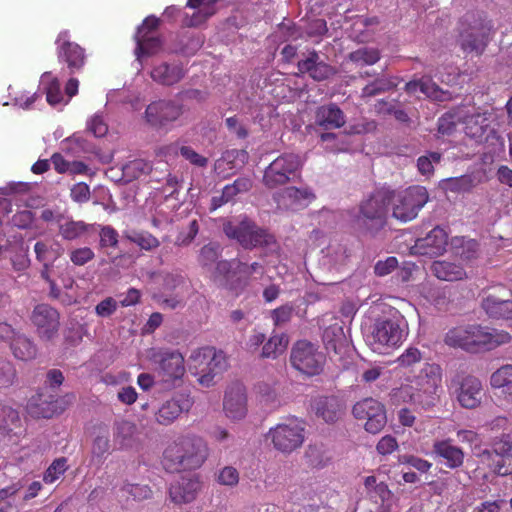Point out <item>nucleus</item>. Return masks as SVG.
Masks as SVG:
<instances>
[{"instance_id": "10", "label": "nucleus", "mask_w": 512, "mask_h": 512, "mask_svg": "<svg viewBox=\"0 0 512 512\" xmlns=\"http://www.w3.org/2000/svg\"><path fill=\"white\" fill-rule=\"evenodd\" d=\"M465 22L467 27L460 32L461 48L466 53L481 55L489 43L493 25L485 17L474 14H466Z\"/></svg>"}, {"instance_id": "39", "label": "nucleus", "mask_w": 512, "mask_h": 512, "mask_svg": "<svg viewBox=\"0 0 512 512\" xmlns=\"http://www.w3.org/2000/svg\"><path fill=\"white\" fill-rule=\"evenodd\" d=\"M137 433L135 423L128 420H119L114 423L113 436L114 441L121 447H128L132 444Z\"/></svg>"}, {"instance_id": "28", "label": "nucleus", "mask_w": 512, "mask_h": 512, "mask_svg": "<svg viewBox=\"0 0 512 512\" xmlns=\"http://www.w3.org/2000/svg\"><path fill=\"white\" fill-rule=\"evenodd\" d=\"M315 123L326 129H337L344 126V112L335 103L319 106L315 112Z\"/></svg>"}, {"instance_id": "63", "label": "nucleus", "mask_w": 512, "mask_h": 512, "mask_svg": "<svg viewBox=\"0 0 512 512\" xmlns=\"http://www.w3.org/2000/svg\"><path fill=\"white\" fill-rule=\"evenodd\" d=\"M397 449V439L392 435L383 436L376 445V451L383 456L392 454Z\"/></svg>"}, {"instance_id": "2", "label": "nucleus", "mask_w": 512, "mask_h": 512, "mask_svg": "<svg viewBox=\"0 0 512 512\" xmlns=\"http://www.w3.org/2000/svg\"><path fill=\"white\" fill-rule=\"evenodd\" d=\"M208 454V446L201 437L182 435L167 445L162 464L171 473L195 470L204 464Z\"/></svg>"}, {"instance_id": "46", "label": "nucleus", "mask_w": 512, "mask_h": 512, "mask_svg": "<svg viewBox=\"0 0 512 512\" xmlns=\"http://www.w3.org/2000/svg\"><path fill=\"white\" fill-rule=\"evenodd\" d=\"M345 340L343 328L338 325H331L323 332V342L327 350L337 353L338 347Z\"/></svg>"}, {"instance_id": "37", "label": "nucleus", "mask_w": 512, "mask_h": 512, "mask_svg": "<svg viewBox=\"0 0 512 512\" xmlns=\"http://www.w3.org/2000/svg\"><path fill=\"white\" fill-rule=\"evenodd\" d=\"M431 270L440 280L457 281L466 275L462 266L447 261H434Z\"/></svg>"}, {"instance_id": "43", "label": "nucleus", "mask_w": 512, "mask_h": 512, "mask_svg": "<svg viewBox=\"0 0 512 512\" xmlns=\"http://www.w3.org/2000/svg\"><path fill=\"white\" fill-rule=\"evenodd\" d=\"M135 40L137 43L135 53L138 58L143 55H153L157 53L162 46V40L159 36L153 35H144V36H135Z\"/></svg>"}, {"instance_id": "40", "label": "nucleus", "mask_w": 512, "mask_h": 512, "mask_svg": "<svg viewBox=\"0 0 512 512\" xmlns=\"http://www.w3.org/2000/svg\"><path fill=\"white\" fill-rule=\"evenodd\" d=\"M110 452V439L108 431L97 435L91 447V464L100 466L104 463L107 455Z\"/></svg>"}, {"instance_id": "49", "label": "nucleus", "mask_w": 512, "mask_h": 512, "mask_svg": "<svg viewBox=\"0 0 512 512\" xmlns=\"http://www.w3.org/2000/svg\"><path fill=\"white\" fill-rule=\"evenodd\" d=\"M394 87V84L385 78H377L373 82L367 84L361 90V98H370L384 93Z\"/></svg>"}, {"instance_id": "62", "label": "nucleus", "mask_w": 512, "mask_h": 512, "mask_svg": "<svg viewBox=\"0 0 512 512\" xmlns=\"http://www.w3.org/2000/svg\"><path fill=\"white\" fill-rule=\"evenodd\" d=\"M399 461L410 465L421 473L428 472L432 467L431 462L414 455H403L399 458Z\"/></svg>"}, {"instance_id": "61", "label": "nucleus", "mask_w": 512, "mask_h": 512, "mask_svg": "<svg viewBox=\"0 0 512 512\" xmlns=\"http://www.w3.org/2000/svg\"><path fill=\"white\" fill-rule=\"evenodd\" d=\"M90 188L84 182L76 183L70 190V197L74 202L86 203L90 200Z\"/></svg>"}, {"instance_id": "27", "label": "nucleus", "mask_w": 512, "mask_h": 512, "mask_svg": "<svg viewBox=\"0 0 512 512\" xmlns=\"http://www.w3.org/2000/svg\"><path fill=\"white\" fill-rule=\"evenodd\" d=\"M433 453L443 459L449 469L460 468L464 463V451L462 448L453 445L449 438L435 441L433 443Z\"/></svg>"}, {"instance_id": "3", "label": "nucleus", "mask_w": 512, "mask_h": 512, "mask_svg": "<svg viewBox=\"0 0 512 512\" xmlns=\"http://www.w3.org/2000/svg\"><path fill=\"white\" fill-rule=\"evenodd\" d=\"M389 196L388 187H381L361 200L352 218L353 226L371 235L381 231L388 223Z\"/></svg>"}, {"instance_id": "56", "label": "nucleus", "mask_w": 512, "mask_h": 512, "mask_svg": "<svg viewBox=\"0 0 512 512\" xmlns=\"http://www.w3.org/2000/svg\"><path fill=\"white\" fill-rule=\"evenodd\" d=\"M294 308L290 304L282 305L271 312V318L275 326H283L291 321Z\"/></svg>"}, {"instance_id": "24", "label": "nucleus", "mask_w": 512, "mask_h": 512, "mask_svg": "<svg viewBox=\"0 0 512 512\" xmlns=\"http://www.w3.org/2000/svg\"><path fill=\"white\" fill-rule=\"evenodd\" d=\"M193 403V399L189 394L177 393L159 407L155 414V419L161 425H170L183 412H188Z\"/></svg>"}, {"instance_id": "30", "label": "nucleus", "mask_w": 512, "mask_h": 512, "mask_svg": "<svg viewBox=\"0 0 512 512\" xmlns=\"http://www.w3.org/2000/svg\"><path fill=\"white\" fill-rule=\"evenodd\" d=\"M185 75L180 64H169L162 62L153 67L150 76L158 84L172 86L178 83Z\"/></svg>"}, {"instance_id": "18", "label": "nucleus", "mask_w": 512, "mask_h": 512, "mask_svg": "<svg viewBox=\"0 0 512 512\" xmlns=\"http://www.w3.org/2000/svg\"><path fill=\"white\" fill-rule=\"evenodd\" d=\"M452 389L459 405L465 409H475L482 401L481 381L472 375L458 374L451 380Z\"/></svg>"}, {"instance_id": "13", "label": "nucleus", "mask_w": 512, "mask_h": 512, "mask_svg": "<svg viewBox=\"0 0 512 512\" xmlns=\"http://www.w3.org/2000/svg\"><path fill=\"white\" fill-rule=\"evenodd\" d=\"M512 290L496 284L483 291L481 307L489 318L505 320L512 324Z\"/></svg>"}, {"instance_id": "5", "label": "nucleus", "mask_w": 512, "mask_h": 512, "mask_svg": "<svg viewBox=\"0 0 512 512\" xmlns=\"http://www.w3.org/2000/svg\"><path fill=\"white\" fill-rule=\"evenodd\" d=\"M223 232L229 239L237 241L244 249L270 248L276 245L274 235L259 227L246 215H240L234 220L225 222Z\"/></svg>"}, {"instance_id": "26", "label": "nucleus", "mask_w": 512, "mask_h": 512, "mask_svg": "<svg viewBox=\"0 0 512 512\" xmlns=\"http://www.w3.org/2000/svg\"><path fill=\"white\" fill-rule=\"evenodd\" d=\"M297 68L301 74H308L318 82L328 79L334 73L333 67L321 61L315 50L310 51L307 58L300 60Z\"/></svg>"}, {"instance_id": "47", "label": "nucleus", "mask_w": 512, "mask_h": 512, "mask_svg": "<svg viewBox=\"0 0 512 512\" xmlns=\"http://www.w3.org/2000/svg\"><path fill=\"white\" fill-rule=\"evenodd\" d=\"M17 371L11 361L0 356V389H6L15 384Z\"/></svg>"}, {"instance_id": "29", "label": "nucleus", "mask_w": 512, "mask_h": 512, "mask_svg": "<svg viewBox=\"0 0 512 512\" xmlns=\"http://www.w3.org/2000/svg\"><path fill=\"white\" fill-rule=\"evenodd\" d=\"M343 404L336 396H322L315 400L316 415L326 423H335L343 414Z\"/></svg>"}, {"instance_id": "57", "label": "nucleus", "mask_w": 512, "mask_h": 512, "mask_svg": "<svg viewBox=\"0 0 512 512\" xmlns=\"http://www.w3.org/2000/svg\"><path fill=\"white\" fill-rule=\"evenodd\" d=\"M100 246L102 248H116L118 245V232L111 226H103L99 232Z\"/></svg>"}, {"instance_id": "64", "label": "nucleus", "mask_w": 512, "mask_h": 512, "mask_svg": "<svg viewBox=\"0 0 512 512\" xmlns=\"http://www.w3.org/2000/svg\"><path fill=\"white\" fill-rule=\"evenodd\" d=\"M217 481L226 486H234L239 482V473L231 466L224 467L218 474Z\"/></svg>"}, {"instance_id": "59", "label": "nucleus", "mask_w": 512, "mask_h": 512, "mask_svg": "<svg viewBox=\"0 0 512 512\" xmlns=\"http://www.w3.org/2000/svg\"><path fill=\"white\" fill-rule=\"evenodd\" d=\"M398 264V259L396 257L389 256L385 260H379L376 262L374 266V273L379 277L386 276L397 269Z\"/></svg>"}, {"instance_id": "6", "label": "nucleus", "mask_w": 512, "mask_h": 512, "mask_svg": "<svg viewBox=\"0 0 512 512\" xmlns=\"http://www.w3.org/2000/svg\"><path fill=\"white\" fill-rule=\"evenodd\" d=\"M389 206L392 209V217L407 223L414 220L420 210L429 200V195L423 186H410L403 190H394L388 187Z\"/></svg>"}, {"instance_id": "1", "label": "nucleus", "mask_w": 512, "mask_h": 512, "mask_svg": "<svg viewBox=\"0 0 512 512\" xmlns=\"http://www.w3.org/2000/svg\"><path fill=\"white\" fill-rule=\"evenodd\" d=\"M511 340L512 336L506 330L479 324L453 328L445 336L447 345L468 352L491 351Z\"/></svg>"}, {"instance_id": "23", "label": "nucleus", "mask_w": 512, "mask_h": 512, "mask_svg": "<svg viewBox=\"0 0 512 512\" xmlns=\"http://www.w3.org/2000/svg\"><path fill=\"white\" fill-rule=\"evenodd\" d=\"M31 320L37 327L39 336L47 340L57 334L60 326L58 311L48 304L37 305L32 312Z\"/></svg>"}, {"instance_id": "17", "label": "nucleus", "mask_w": 512, "mask_h": 512, "mask_svg": "<svg viewBox=\"0 0 512 512\" xmlns=\"http://www.w3.org/2000/svg\"><path fill=\"white\" fill-rule=\"evenodd\" d=\"M352 414L357 420L365 421L364 429L371 434L379 433L387 423L385 406L371 397L356 402Z\"/></svg>"}, {"instance_id": "60", "label": "nucleus", "mask_w": 512, "mask_h": 512, "mask_svg": "<svg viewBox=\"0 0 512 512\" xmlns=\"http://www.w3.org/2000/svg\"><path fill=\"white\" fill-rule=\"evenodd\" d=\"M494 451L498 455H506L512 451V430L502 433L493 443Z\"/></svg>"}, {"instance_id": "36", "label": "nucleus", "mask_w": 512, "mask_h": 512, "mask_svg": "<svg viewBox=\"0 0 512 512\" xmlns=\"http://www.w3.org/2000/svg\"><path fill=\"white\" fill-rule=\"evenodd\" d=\"M289 338L285 333H272L264 343L261 350V358L277 359L284 354L288 348Z\"/></svg>"}, {"instance_id": "31", "label": "nucleus", "mask_w": 512, "mask_h": 512, "mask_svg": "<svg viewBox=\"0 0 512 512\" xmlns=\"http://www.w3.org/2000/svg\"><path fill=\"white\" fill-rule=\"evenodd\" d=\"M417 87L423 94L434 101L445 102L453 99L452 93L440 88L431 77H422L418 81H411L406 84L408 91H415Z\"/></svg>"}, {"instance_id": "54", "label": "nucleus", "mask_w": 512, "mask_h": 512, "mask_svg": "<svg viewBox=\"0 0 512 512\" xmlns=\"http://www.w3.org/2000/svg\"><path fill=\"white\" fill-rule=\"evenodd\" d=\"M284 195L293 203L300 204L302 201L311 202L316 198L315 194L309 188H297L295 186L287 187Z\"/></svg>"}, {"instance_id": "19", "label": "nucleus", "mask_w": 512, "mask_h": 512, "mask_svg": "<svg viewBox=\"0 0 512 512\" xmlns=\"http://www.w3.org/2000/svg\"><path fill=\"white\" fill-rule=\"evenodd\" d=\"M0 340L8 344L13 356L18 360L29 361L37 356L36 344L7 322H0Z\"/></svg>"}, {"instance_id": "53", "label": "nucleus", "mask_w": 512, "mask_h": 512, "mask_svg": "<svg viewBox=\"0 0 512 512\" xmlns=\"http://www.w3.org/2000/svg\"><path fill=\"white\" fill-rule=\"evenodd\" d=\"M441 153L439 152H429L426 155H422L417 160V168L418 171L422 175H431L434 172V164H437L441 161Z\"/></svg>"}, {"instance_id": "58", "label": "nucleus", "mask_w": 512, "mask_h": 512, "mask_svg": "<svg viewBox=\"0 0 512 512\" xmlns=\"http://www.w3.org/2000/svg\"><path fill=\"white\" fill-rule=\"evenodd\" d=\"M123 489L137 501L146 500L152 497V490L148 485L126 484Z\"/></svg>"}, {"instance_id": "4", "label": "nucleus", "mask_w": 512, "mask_h": 512, "mask_svg": "<svg viewBox=\"0 0 512 512\" xmlns=\"http://www.w3.org/2000/svg\"><path fill=\"white\" fill-rule=\"evenodd\" d=\"M189 370L203 387H212L227 370L228 360L222 350L205 346L192 351L189 356Z\"/></svg>"}, {"instance_id": "48", "label": "nucleus", "mask_w": 512, "mask_h": 512, "mask_svg": "<svg viewBox=\"0 0 512 512\" xmlns=\"http://www.w3.org/2000/svg\"><path fill=\"white\" fill-rule=\"evenodd\" d=\"M68 469L67 459L60 457L55 459L43 474V481L46 484H52L58 480Z\"/></svg>"}, {"instance_id": "8", "label": "nucleus", "mask_w": 512, "mask_h": 512, "mask_svg": "<svg viewBox=\"0 0 512 512\" xmlns=\"http://www.w3.org/2000/svg\"><path fill=\"white\" fill-rule=\"evenodd\" d=\"M301 168L302 162L297 154L283 153L264 169L262 183L267 189L284 186L300 174Z\"/></svg>"}, {"instance_id": "45", "label": "nucleus", "mask_w": 512, "mask_h": 512, "mask_svg": "<svg viewBox=\"0 0 512 512\" xmlns=\"http://www.w3.org/2000/svg\"><path fill=\"white\" fill-rule=\"evenodd\" d=\"M43 83L45 85L46 99L47 102L55 106L60 104L63 100V95L61 92V84L57 77H53L50 72H46L42 76Z\"/></svg>"}, {"instance_id": "44", "label": "nucleus", "mask_w": 512, "mask_h": 512, "mask_svg": "<svg viewBox=\"0 0 512 512\" xmlns=\"http://www.w3.org/2000/svg\"><path fill=\"white\" fill-rule=\"evenodd\" d=\"M380 58L379 49L373 47H361L348 55V59L357 65H374Z\"/></svg>"}, {"instance_id": "51", "label": "nucleus", "mask_w": 512, "mask_h": 512, "mask_svg": "<svg viewBox=\"0 0 512 512\" xmlns=\"http://www.w3.org/2000/svg\"><path fill=\"white\" fill-rule=\"evenodd\" d=\"M423 359L422 352L417 348L410 346L396 359V363L401 368H410Z\"/></svg>"}, {"instance_id": "16", "label": "nucleus", "mask_w": 512, "mask_h": 512, "mask_svg": "<svg viewBox=\"0 0 512 512\" xmlns=\"http://www.w3.org/2000/svg\"><path fill=\"white\" fill-rule=\"evenodd\" d=\"M55 43L58 61L66 66L68 74L81 72L86 64V51L78 43L70 40L69 31H61Z\"/></svg>"}, {"instance_id": "20", "label": "nucleus", "mask_w": 512, "mask_h": 512, "mask_svg": "<svg viewBox=\"0 0 512 512\" xmlns=\"http://www.w3.org/2000/svg\"><path fill=\"white\" fill-rule=\"evenodd\" d=\"M183 114V105L173 100L160 99L151 102L145 110L146 122L155 128H164Z\"/></svg>"}, {"instance_id": "34", "label": "nucleus", "mask_w": 512, "mask_h": 512, "mask_svg": "<svg viewBox=\"0 0 512 512\" xmlns=\"http://www.w3.org/2000/svg\"><path fill=\"white\" fill-rule=\"evenodd\" d=\"M93 228V224H87L81 220L76 221L70 217H65V220L61 221L58 227V232L64 240L72 241L81 238Z\"/></svg>"}, {"instance_id": "22", "label": "nucleus", "mask_w": 512, "mask_h": 512, "mask_svg": "<svg viewBox=\"0 0 512 512\" xmlns=\"http://www.w3.org/2000/svg\"><path fill=\"white\" fill-rule=\"evenodd\" d=\"M223 410L225 415L233 421L245 418L248 409L246 389L243 384L233 383L227 388L223 399Z\"/></svg>"}, {"instance_id": "11", "label": "nucleus", "mask_w": 512, "mask_h": 512, "mask_svg": "<svg viewBox=\"0 0 512 512\" xmlns=\"http://www.w3.org/2000/svg\"><path fill=\"white\" fill-rule=\"evenodd\" d=\"M273 447L284 454H290L299 449L305 440L304 422L291 418L271 427L267 433Z\"/></svg>"}, {"instance_id": "41", "label": "nucleus", "mask_w": 512, "mask_h": 512, "mask_svg": "<svg viewBox=\"0 0 512 512\" xmlns=\"http://www.w3.org/2000/svg\"><path fill=\"white\" fill-rule=\"evenodd\" d=\"M222 254L221 245L217 242H210L204 245L198 253L197 261L204 269H210L213 265L217 267L218 260Z\"/></svg>"}, {"instance_id": "50", "label": "nucleus", "mask_w": 512, "mask_h": 512, "mask_svg": "<svg viewBox=\"0 0 512 512\" xmlns=\"http://www.w3.org/2000/svg\"><path fill=\"white\" fill-rule=\"evenodd\" d=\"M127 239L138 245L143 250H153L160 246V241L149 232H140L128 235Z\"/></svg>"}, {"instance_id": "9", "label": "nucleus", "mask_w": 512, "mask_h": 512, "mask_svg": "<svg viewBox=\"0 0 512 512\" xmlns=\"http://www.w3.org/2000/svg\"><path fill=\"white\" fill-rule=\"evenodd\" d=\"M404 319L401 316L377 319L368 336L372 350L384 353V350L398 347L404 339Z\"/></svg>"}, {"instance_id": "7", "label": "nucleus", "mask_w": 512, "mask_h": 512, "mask_svg": "<svg viewBox=\"0 0 512 512\" xmlns=\"http://www.w3.org/2000/svg\"><path fill=\"white\" fill-rule=\"evenodd\" d=\"M253 273L262 274V265L258 262L247 264L232 259L218 262L213 277L215 280L220 279L229 290L239 294L248 285Z\"/></svg>"}, {"instance_id": "35", "label": "nucleus", "mask_w": 512, "mask_h": 512, "mask_svg": "<svg viewBox=\"0 0 512 512\" xmlns=\"http://www.w3.org/2000/svg\"><path fill=\"white\" fill-rule=\"evenodd\" d=\"M27 409L29 414L33 417L52 418L58 413L57 400H43V395L39 393L29 400Z\"/></svg>"}, {"instance_id": "14", "label": "nucleus", "mask_w": 512, "mask_h": 512, "mask_svg": "<svg viewBox=\"0 0 512 512\" xmlns=\"http://www.w3.org/2000/svg\"><path fill=\"white\" fill-rule=\"evenodd\" d=\"M149 360L156 366L158 375L165 383H174L181 380L185 374V362L183 355L174 349H151Z\"/></svg>"}, {"instance_id": "15", "label": "nucleus", "mask_w": 512, "mask_h": 512, "mask_svg": "<svg viewBox=\"0 0 512 512\" xmlns=\"http://www.w3.org/2000/svg\"><path fill=\"white\" fill-rule=\"evenodd\" d=\"M442 382V369L435 363H426L415 377L413 388L423 403V409L429 410L435 406L438 396L437 390Z\"/></svg>"}, {"instance_id": "38", "label": "nucleus", "mask_w": 512, "mask_h": 512, "mask_svg": "<svg viewBox=\"0 0 512 512\" xmlns=\"http://www.w3.org/2000/svg\"><path fill=\"white\" fill-rule=\"evenodd\" d=\"M389 400L392 405L410 403L423 409V403L411 384L401 385L392 389L389 393Z\"/></svg>"}, {"instance_id": "25", "label": "nucleus", "mask_w": 512, "mask_h": 512, "mask_svg": "<svg viewBox=\"0 0 512 512\" xmlns=\"http://www.w3.org/2000/svg\"><path fill=\"white\" fill-rule=\"evenodd\" d=\"M200 489L198 477H181L170 485L168 494L171 502L180 505L194 501Z\"/></svg>"}, {"instance_id": "42", "label": "nucleus", "mask_w": 512, "mask_h": 512, "mask_svg": "<svg viewBox=\"0 0 512 512\" xmlns=\"http://www.w3.org/2000/svg\"><path fill=\"white\" fill-rule=\"evenodd\" d=\"M192 15L184 14L182 18V25L185 27H198L204 24L216 12L214 2L207 0V3L202 8H197Z\"/></svg>"}, {"instance_id": "33", "label": "nucleus", "mask_w": 512, "mask_h": 512, "mask_svg": "<svg viewBox=\"0 0 512 512\" xmlns=\"http://www.w3.org/2000/svg\"><path fill=\"white\" fill-rule=\"evenodd\" d=\"M465 134L477 141H481L489 127V119L485 113H474L463 119Z\"/></svg>"}, {"instance_id": "32", "label": "nucleus", "mask_w": 512, "mask_h": 512, "mask_svg": "<svg viewBox=\"0 0 512 512\" xmlns=\"http://www.w3.org/2000/svg\"><path fill=\"white\" fill-rule=\"evenodd\" d=\"M490 385L493 389L499 390L506 400L512 401V365H503L493 372Z\"/></svg>"}, {"instance_id": "12", "label": "nucleus", "mask_w": 512, "mask_h": 512, "mask_svg": "<svg viewBox=\"0 0 512 512\" xmlns=\"http://www.w3.org/2000/svg\"><path fill=\"white\" fill-rule=\"evenodd\" d=\"M325 361V355L310 341L299 340L291 349L292 367L305 375H319L323 371Z\"/></svg>"}, {"instance_id": "55", "label": "nucleus", "mask_w": 512, "mask_h": 512, "mask_svg": "<svg viewBox=\"0 0 512 512\" xmlns=\"http://www.w3.org/2000/svg\"><path fill=\"white\" fill-rule=\"evenodd\" d=\"M95 257L94 251L90 247H79L69 252L70 261L76 266H84Z\"/></svg>"}, {"instance_id": "21", "label": "nucleus", "mask_w": 512, "mask_h": 512, "mask_svg": "<svg viewBox=\"0 0 512 512\" xmlns=\"http://www.w3.org/2000/svg\"><path fill=\"white\" fill-rule=\"evenodd\" d=\"M448 245V234L440 226L434 227L425 237L416 239L415 244L410 248L413 255L437 257L446 251Z\"/></svg>"}, {"instance_id": "52", "label": "nucleus", "mask_w": 512, "mask_h": 512, "mask_svg": "<svg viewBox=\"0 0 512 512\" xmlns=\"http://www.w3.org/2000/svg\"><path fill=\"white\" fill-rule=\"evenodd\" d=\"M461 120L457 113L446 112L438 119V132L442 135H451L456 130L457 123Z\"/></svg>"}]
</instances>
